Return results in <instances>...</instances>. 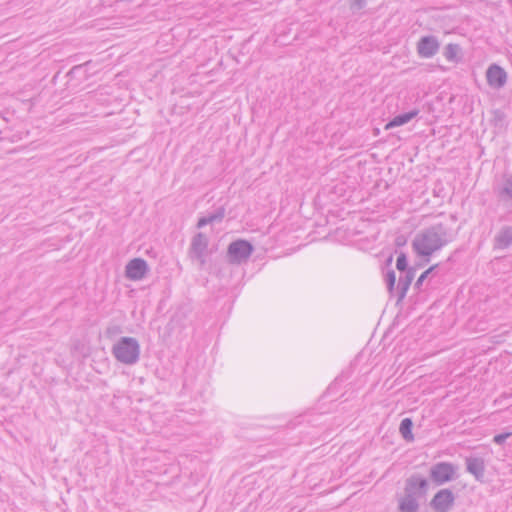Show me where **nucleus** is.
I'll return each mask as SVG.
<instances>
[{
	"instance_id": "obj_20",
	"label": "nucleus",
	"mask_w": 512,
	"mask_h": 512,
	"mask_svg": "<svg viewBox=\"0 0 512 512\" xmlns=\"http://www.w3.org/2000/svg\"><path fill=\"white\" fill-rule=\"evenodd\" d=\"M439 264H435V265H432L431 267H429L427 270H425L420 276L419 278L416 280L415 282V285H414V288L417 289V290H420L421 289V286L424 282V280H426L429 275L436 269L438 268Z\"/></svg>"
},
{
	"instance_id": "obj_26",
	"label": "nucleus",
	"mask_w": 512,
	"mask_h": 512,
	"mask_svg": "<svg viewBox=\"0 0 512 512\" xmlns=\"http://www.w3.org/2000/svg\"><path fill=\"white\" fill-rule=\"evenodd\" d=\"M392 260H393V256L391 255V256H389V257L387 258V260H386V265H387V266L391 265Z\"/></svg>"
},
{
	"instance_id": "obj_7",
	"label": "nucleus",
	"mask_w": 512,
	"mask_h": 512,
	"mask_svg": "<svg viewBox=\"0 0 512 512\" xmlns=\"http://www.w3.org/2000/svg\"><path fill=\"white\" fill-rule=\"evenodd\" d=\"M493 191L499 204L505 208H512V173L503 174Z\"/></svg>"
},
{
	"instance_id": "obj_14",
	"label": "nucleus",
	"mask_w": 512,
	"mask_h": 512,
	"mask_svg": "<svg viewBox=\"0 0 512 512\" xmlns=\"http://www.w3.org/2000/svg\"><path fill=\"white\" fill-rule=\"evenodd\" d=\"M512 244V227L502 226L493 239L494 250H505Z\"/></svg>"
},
{
	"instance_id": "obj_16",
	"label": "nucleus",
	"mask_w": 512,
	"mask_h": 512,
	"mask_svg": "<svg viewBox=\"0 0 512 512\" xmlns=\"http://www.w3.org/2000/svg\"><path fill=\"white\" fill-rule=\"evenodd\" d=\"M225 216V209L224 207H219L214 213L201 217L197 222V228H202L208 224L214 223V222H220L223 220Z\"/></svg>"
},
{
	"instance_id": "obj_22",
	"label": "nucleus",
	"mask_w": 512,
	"mask_h": 512,
	"mask_svg": "<svg viewBox=\"0 0 512 512\" xmlns=\"http://www.w3.org/2000/svg\"><path fill=\"white\" fill-rule=\"evenodd\" d=\"M120 333H122V329L118 325L108 326L105 330V336L109 339H112L113 337L119 335Z\"/></svg>"
},
{
	"instance_id": "obj_13",
	"label": "nucleus",
	"mask_w": 512,
	"mask_h": 512,
	"mask_svg": "<svg viewBox=\"0 0 512 512\" xmlns=\"http://www.w3.org/2000/svg\"><path fill=\"white\" fill-rule=\"evenodd\" d=\"M466 471L472 474L477 481L483 482L485 476V462L480 457H466Z\"/></svg>"
},
{
	"instance_id": "obj_23",
	"label": "nucleus",
	"mask_w": 512,
	"mask_h": 512,
	"mask_svg": "<svg viewBox=\"0 0 512 512\" xmlns=\"http://www.w3.org/2000/svg\"><path fill=\"white\" fill-rule=\"evenodd\" d=\"M510 436H512V432L497 434L494 436L493 442L497 445H502Z\"/></svg>"
},
{
	"instance_id": "obj_3",
	"label": "nucleus",
	"mask_w": 512,
	"mask_h": 512,
	"mask_svg": "<svg viewBox=\"0 0 512 512\" xmlns=\"http://www.w3.org/2000/svg\"><path fill=\"white\" fill-rule=\"evenodd\" d=\"M114 358L125 365H134L140 359V344L134 337H121L111 349Z\"/></svg>"
},
{
	"instance_id": "obj_10",
	"label": "nucleus",
	"mask_w": 512,
	"mask_h": 512,
	"mask_svg": "<svg viewBox=\"0 0 512 512\" xmlns=\"http://www.w3.org/2000/svg\"><path fill=\"white\" fill-rule=\"evenodd\" d=\"M149 268L147 262L142 258H133L125 267V276L129 280L139 281L145 278Z\"/></svg>"
},
{
	"instance_id": "obj_25",
	"label": "nucleus",
	"mask_w": 512,
	"mask_h": 512,
	"mask_svg": "<svg viewBox=\"0 0 512 512\" xmlns=\"http://www.w3.org/2000/svg\"><path fill=\"white\" fill-rule=\"evenodd\" d=\"M353 6L357 9H362L366 6V0H353Z\"/></svg>"
},
{
	"instance_id": "obj_12",
	"label": "nucleus",
	"mask_w": 512,
	"mask_h": 512,
	"mask_svg": "<svg viewBox=\"0 0 512 512\" xmlns=\"http://www.w3.org/2000/svg\"><path fill=\"white\" fill-rule=\"evenodd\" d=\"M439 47V41L435 36H423L417 43V53L422 58H431L438 52Z\"/></svg>"
},
{
	"instance_id": "obj_17",
	"label": "nucleus",
	"mask_w": 512,
	"mask_h": 512,
	"mask_svg": "<svg viewBox=\"0 0 512 512\" xmlns=\"http://www.w3.org/2000/svg\"><path fill=\"white\" fill-rule=\"evenodd\" d=\"M413 421L410 418H404L399 426V432L403 439L407 442H412L414 440V435L412 433Z\"/></svg>"
},
{
	"instance_id": "obj_8",
	"label": "nucleus",
	"mask_w": 512,
	"mask_h": 512,
	"mask_svg": "<svg viewBox=\"0 0 512 512\" xmlns=\"http://www.w3.org/2000/svg\"><path fill=\"white\" fill-rule=\"evenodd\" d=\"M455 500L452 490L444 488L433 496L429 505L434 512H450L455 505Z\"/></svg>"
},
{
	"instance_id": "obj_1",
	"label": "nucleus",
	"mask_w": 512,
	"mask_h": 512,
	"mask_svg": "<svg viewBox=\"0 0 512 512\" xmlns=\"http://www.w3.org/2000/svg\"><path fill=\"white\" fill-rule=\"evenodd\" d=\"M456 238V232L443 223L434 224L418 232L412 241V248L418 256L429 257Z\"/></svg>"
},
{
	"instance_id": "obj_19",
	"label": "nucleus",
	"mask_w": 512,
	"mask_h": 512,
	"mask_svg": "<svg viewBox=\"0 0 512 512\" xmlns=\"http://www.w3.org/2000/svg\"><path fill=\"white\" fill-rule=\"evenodd\" d=\"M460 48L458 44L449 43L444 49V56L448 61H454Z\"/></svg>"
},
{
	"instance_id": "obj_2",
	"label": "nucleus",
	"mask_w": 512,
	"mask_h": 512,
	"mask_svg": "<svg viewBox=\"0 0 512 512\" xmlns=\"http://www.w3.org/2000/svg\"><path fill=\"white\" fill-rule=\"evenodd\" d=\"M428 480L419 473H413L405 480L404 494L398 499V512H418V499L427 494Z\"/></svg>"
},
{
	"instance_id": "obj_4",
	"label": "nucleus",
	"mask_w": 512,
	"mask_h": 512,
	"mask_svg": "<svg viewBox=\"0 0 512 512\" xmlns=\"http://www.w3.org/2000/svg\"><path fill=\"white\" fill-rule=\"evenodd\" d=\"M416 269H417L416 266H412V267L408 268L407 270L400 272L401 275L399 277L397 287L395 286V284H396L395 271L390 269L386 273L385 281H386L387 290H388L390 296L395 295L397 297L396 304H400L403 301V299L405 298L407 291L415 277Z\"/></svg>"
},
{
	"instance_id": "obj_15",
	"label": "nucleus",
	"mask_w": 512,
	"mask_h": 512,
	"mask_svg": "<svg viewBox=\"0 0 512 512\" xmlns=\"http://www.w3.org/2000/svg\"><path fill=\"white\" fill-rule=\"evenodd\" d=\"M419 114L418 109L411 110L406 113H402L399 115H396L394 118H392L385 126V129H391L393 127L402 126L409 121H411L413 118H415Z\"/></svg>"
},
{
	"instance_id": "obj_24",
	"label": "nucleus",
	"mask_w": 512,
	"mask_h": 512,
	"mask_svg": "<svg viewBox=\"0 0 512 512\" xmlns=\"http://www.w3.org/2000/svg\"><path fill=\"white\" fill-rule=\"evenodd\" d=\"M406 243H407V239L404 235H398L395 238V245L397 247H402V246L406 245Z\"/></svg>"
},
{
	"instance_id": "obj_9",
	"label": "nucleus",
	"mask_w": 512,
	"mask_h": 512,
	"mask_svg": "<svg viewBox=\"0 0 512 512\" xmlns=\"http://www.w3.org/2000/svg\"><path fill=\"white\" fill-rule=\"evenodd\" d=\"M208 244V237L202 232L195 234L191 240L189 254L192 258H196L201 265L205 263V253Z\"/></svg>"
},
{
	"instance_id": "obj_18",
	"label": "nucleus",
	"mask_w": 512,
	"mask_h": 512,
	"mask_svg": "<svg viewBox=\"0 0 512 512\" xmlns=\"http://www.w3.org/2000/svg\"><path fill=\"white\" fill-rule=\"evenodd\" d=\"M505 119H506V114L502 110L495 109L492 111L491 122L495 127H499V128L504 127Z\"/></svg>"
},
{
	"instance_id": "obj_6",
	"label": "nucleus",
	"mask_w": 512,
	"mask_h": 512,
	"mask_svg": "<svg viewBox=\"0 0 512 512\" xmlns=\"http://www.w3.org/2000/svg\"><path fill=\"white\" fill-rule=\"evenodd\" d=\"M456 469L450 462H438L431 466L429 477L436 486H441L456 478Z\"/></svg>"
},
{
	"instance_id": "obj_11",
	"label": "nucleus",
	"mask_w": 512,
	"mask_h": 512,
	"mask_svg": "<svg viewBox=\"0 0 512 512\" xmlns=\"http://www.w3.org/2000/svg\"><path fill=\"white\" fill-rule=\"evenodd\" d=\"M487 83L494 89H501L507 83V72L497 64H491L486 71Z\"/></svg>"
},
{
	"instance_id": "obj_21",
	"label": "nucleus",
	"mask_w": 512,
	"mask_h": 512,
	"mask_svg": "<svg viewBox=\"0 0 512 512\" xmlns=\"http://www.w3.org/2000/svg\"><path fill=\"white\" fill-rule=\"evenodd\" d=\"M396 268L399 272H403L404 270L410 268V266H408L407 256L404 252L399 253L396 260Z\"/></svg>"
},
{
	"instance_id": "obj_5",
	"label": "nucleus",
	"mask_w": 512,
	"mask_h": 512,
	"mask_svg": "<svg viewBox=\"0 0 512 512\" xmlns=\"http://www.w3.org/2000/svg\"><path fill=\"white\" fill-rule=\"evenodd\" d=\"M254 251L253 245L244 239L231 242L227 248V259L230 264H241L249 259Z\"/></svg>"
}]
</instances>
